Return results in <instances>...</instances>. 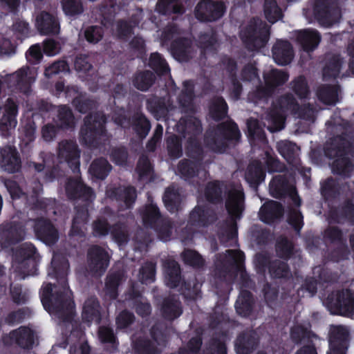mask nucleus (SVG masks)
<instances>
[{
	"mask_svg": "<svg viewBox=\"0 0 354 354\" xmlns=\"http://www.w3.org/2000/svg\"><path fill=\"white\" fill-rule=\"evenodd\" d=\"M193 100V83L190 81H185L183 83L182 94L178 98V103L185 111L192 110Z\"/></svg>",
	"mask_w": 354,
	"mask_h": 354,
	"instance_id": "44",
	"label": "nucleus"
},
{
	"mask_svg": "<svg viewBox=\"0 0 354 354\" xmlns=\"http://www.w3.org/2000/svg\"><path fill=\"white\" fill-rule=\"evenodd\" d=\"M224 4L211 0L201 1L195 8V16L201 21H213L221 18L225 12Z\"/></svg>",
	"mask_w": 354,
	"mask_h": 354,
	"instance_id": "14",
	"label": "nucleus"
},
{
	"mask_svg": "<svg viewBox=\"0 0 354 354\" xmlns=\"http://www.w3.org/2000/svg\"><path fill=\"white\" fill-rule=\"evenodd\" d=\"M348 335L347 328L342 326L334 327L330 333V348L327 354H345Z\"/></svg>",
	"mask_w": 354,
	"mask_h": 354,
	"instance_id": "18",
	"label": "nucleus"
},
{
	"mask_svg": "<svg viewBox=\"0 0 354 354\" xmlns=\"http://www.w3.org/2000/svg\"><path fill=\"white\" fill-rule=\"evenodd\" d=\"M176 128L179 133L184 134V137L190 141L192 137L199 134L202 130L201 122L193 116L180 119Z\"/></svg>",
	"mask_w": 354,
	"mask_h": 354,
	"instance_id": "29",
	"label": "nucleus"
},
{
	"mask_svg": "<svg viewBox=\"0 0 354 354\" xmlns=\"http://www.w3.org/2000/svg\"><path fill=\"white\" fill-rule=\"evenodd\" d=\"M35 27L42 35H57L59 32V25L56 17L46 11L37 14Z\"/></svg>",
	"mask_w": 354,
	"mask_h": 354,
	"instance_id": "21",
	"label": "nucleus"
},
{
	"mask_svg": "<svg viewBox=\"0 0 354 354\" xmlns=\"http://www.w3.org/2000/svg\"><path fill=\"white\" fill-rule=\"evenodd\" d=\"M177 35V28L175 26H169L162 32V40L166 42L175 38L171 49L173 57L178 62H187L195 55L196 50L189 39L176 38Z\"/></svg>",
	"mask_w": 354,
	"mask_h": 354,
	"instance_id": "8",
	"label": "nucleus"
},
{
	"mask_svg": "<svg viewBox=\"0 0 354 354\" xmlns=\"http://www.w3.org/2000/svg\"><path fill=\"white\" fill-rule=\"evenodd\" d=\"M140 214L144 225L154 228L160 240L167 241L169 239L171 234V223L169 220L161 217L156 204L151 201Z\"/></svg>",
	"mask_w": 354,
	"mask_h": 354,
	"instance_id": "5",
	"label": "nucleus"
},
{
	"mask_svg": "<svg viewBox=\"0 0 354 354\" xmlns=\"http://www.w3.org/2000/svg\"><path fill=\"white\" fill-rule=\"evenodd\" d=\"M153 339L155 342L153 343L148 340H138L136 342L135 348L138 354H156L160 351L165 343L163 335L153 332Z\"/></svg>",
	"mask_w": 354,
	"mask_h": 354,
	"instance_id": "27",
	"label": "nucleus"
},
{
	"mask_svg": "<svg viewBox=\"0 0 354 354\" xmlns=\"http://www.w3.org/2000/svg\"><path fill=\"white\" fill-rule=\"evenodd\" d=\"M222 189L218 183H209L205 189V196L212 202L219 201L221 199Z\"/></svg>",
	"mask_w": 354,
	"mask_h": 354,
	"instance_id": "59",
	"label": "nucleus"
},
{
	"mask_svg": "<svg viewBox=\"0 0 354 354\" xmlns=\"http://www.w3.org/2000/svg\"><path fill=\"white\" fill-rule=\"evenodd\" d=\"M225 207L232 217L240 218L244 209V195L240 185H230L227 187Z\"/></svg>",
	"mask_w": 354,
	"mask_h": 354,
	"instance_id": "16",
	"label": "nucleus"
},
{
	"mask_svg": "<svg viewBox=\"0 0 354 354\" xmlns=\"http://www.w3.org/2000/svg\"><path fill=\"white\" fill-rule=\"evenodd\" d=\"M53 121L59 129H68L75 127V118L72 111L66 105L59 106L56 108V115Z\"/></svg>",
	"mask_w": 354,
	"mask_h": 354,
	"instance_id": "30",
	"label": "nucleus"
},
{
	"mask_svg": "<svg viewBox=\"0 0 354 354\" xmlns=\"http://www.w3.org/2000/svg\"><path fill=\"white\" fill-rule=\"evenodd\" d=\"M17 113L18 106L11 99H8L2 106H0V131L2 136H8L15 129Z\"/></svg>",
	"mask_w": 354,
	"mask_h": 354,
	"instance_id": "13",
	"label": "nucleus"
},
{
	"mask_svg": "<svg viewBox=\"0 0 354 354\" xmlns=\"http://www.w3.org/2000/svg\"><path fill=\"white\" fill-rule=\"evenodd\" d=\"M115 36L121 39L127 40L132 35V27L124 21H118L113 30Z\"/></svg>",
	"mask_w": 354,
	"mask_h": 354,
	"instance_id": "64",
	"label": "nucleus"
},
{
	"mask_svg": "<svg viewBox=\"0 0 354 354\" xmlns=\"http://www.w3.org/2000/svg\"><path fill=\"white\" fill-rule=\"evenodd\" d=\"M111 169V166L104 158L94 160L90 166L89 172L92 176L99 179L106 178Z\"/></svg>",
	"mask_w": 354,
	"mask_h": 354,
	"instance_id": "42",
	"label": "nucleus"
},
{
	"mask_svg": "<svg viewBox=\"0 0 354 354\" xmlns=\"http://www.w3.org/2000/svg\"><path fill=\"white\" fill-rule=\"evenodd\" d=\"M315 17L319 23L325 27H330L341 19V11L335 2L318 3L315 8Z\"/></svg>",
	"mask_w": 354,
	"mask_h": 354,
	"instance_id": "15",
	"label": "nucleus"
},
{
	"mask_svg": "<svg viewBox=\"0 0 354 354\" xmlns=\"http://www.w3.org/2000/svg\"><path fill=\"white\" fill-rule=\"evenodd\" d=\"M257 339L253 332H249L240 335L235 343L237 354H249L255 347Z\"/></svg>",
	"mask_w": 354,
	"mask_h": 354,
	"instance_id": "35",
	"label": "nucleus"
},
{
	"mask_svg": "<svg viewBox=\"0 0 354 354\" xmlns=\"http://www.w3.org/2000/svg\"><path fill=\"white\" fill-rule=\"evenodd\" d=\"M162 315L169 320H172L182 313L180 304L178 300L174 297L166 299L161 308Z\"/></svg>",
	"mask_w": 354,
	"mask_h": 354,
	"instance_id": "38",
	"label": "nucleus"
},
{
	"mask_svg": "<svg viewBox=\"0 0 354 354\" xmlns=\"http://www.w3.org/2000/svg\"><path fill=\"white\" fill-rule=\"evenodd\" d=\"M325 154L330 158H335L333 169L339 174L346 175L353 168V165L347 156L354 158V138L347 141L342 137H336L325 146Z\"/></svg>",
	"mask_w": 354,
	"mask_h": 354,
	"instance_id": "2",
	"label": "nucleus"
},
{
	"mask_svg": "<svg viewBox=\"0 0 354 354\" xmlns=\"http://www.w3.org/2000/svg\"><path fill=\"white\" fill-rule=\"evenodd\" d=\"M324 304L332 314L348 315L354 313V294L349 290L332 292Z\"/></svg>",
	"mask_w": 354,
	"mask_h": 354,
	"instance_id": "10",
	"label": "nucleus"
},
{
	"mask_svg": "<svg viewBox=\"0 0 354 354\" xmlns=\"http://www.w3.org/2000/svg\"><path fill=\"white\" fill-rule=\"evenodd\" d=\"M36 75L37 71L35 68L22 67L15 73L10 75L8 78L11 86H15L26 93L29 91Z\"/></svg>",
	"mask_w": 354,
	"mask_h": 354,
	"instance_id": "17",
	"label": "nucleus"
},
{
	"mask_svg": "<svg viewBox=\"0 0 354 354\" xmlns=\"http://www.w3.org/2000/svg\"><path fill=\"white\" fill-rule=\"evenodd\" d=\"M263 10L266 18L272 24L275 23L282 17L281 9L276 0H265Z\"/></svg>",
	"mask_w": 354,
	"mask_h": 354,
	"instance_id": "47",
	"label": "nucleus"
},
{
	"mask_svg": "<svg viewBox=\"0 0 354 354\" xmlns=\"http://www.w3.org/2000/svg\"><path fill=\"white\" fill-rule=\"evenodd\" d=\"M82 317L87 322H100L99 304L95 298L90 297L84 301Z\"/></svg>",
	"mask_w": 354,
	"mask_h": 354,
	"instance_id": "37",
	"label": "nucleus"
},
{
	"mask_svg": "<svg viewBox=\"0 0 354 354\" xmlns=\"http://www.w3.org/2000/svg\"><path fill=\"white\" fill-rule=\"evenodd\" d=\"M290 337L295 343L310 344L313 340L317 339V335L313 334L307 328L297 325L291 329Z\"/></svg>",
	"mask_w": 354,
	"mask_h": 354,
	"instance_id": "39",
	"label": "nucleus"
},
{
	"mask_svg": "<svg viewBox=\"0 0 354 354\" xmlns=\"http://www.w3.org/2000/svg\"><path fill=\"white\" fill-rule=\"evenodd\" d=\"M140 279L143 283H150L155 279V265L152 263H147L140 271Z\"/></svg>",
	"mask_w": 354,
	"mask_h": 354,
	"instance_id": "62",
	"label": "nucleus"
},
{
	"mask_svg": "<svg viewBox=\"0 0 354 354\" xmlns=\"http://www.w3.org/2000/svg\"><path fill=\"white\" fill-rule=\"evenodd\" d=\"M241 37L251 50H257L266 45L269 37V28L261 20L253 19L241 30Z\"/></svg>",
	"mask_w": 354,
	"mask_h": 354,
	"instance_id": "7",
	"label": "nucleus"
},
{
	"mask_svg": "<svg viewBox=\"0 0 354 354\" xmlns=\"http://www.w3.org/2000/svg\"><path fill=\"white\" fill-rule=\"evenodd\" d=\"M265 173L260 162L255 161L248 167L245 179L250 183H259L263 180Z\"/></svg>",
	"mask_w": 354,
	"mask_h": 354,
	"instance_id": "46",
	"label": "nucleus"
},
{
	"mask_svg": "<svg viewBox=\"0 0 354 354\" xmlns=\"http://www.w3.org/2000/svg\"><path fill=\"white\" fill-rule=\"evenodd\" d=\"M344 62L339 55H330L323 69V78L325 80L337 77L342 68Z\"/></svg>",
	"mask_w": 354,
	"mask_h": 354,
	"instance_id": "34",
	"label": "nucleus"
},
{
	"mask_svg": "<svg viewBox=\"0 0 354 354\" xmlns=\"http://www.w3.org/2000/svg\"><path fill=\"white\" fill-rule=\"evenodd\" d=\"M33 258L36 259L37 252L35 248L28 243H23L20 245L15 254V263L21 266H17L16 268L21 269L27 264L25 261L26 259Z\"/></svg>",
	"mask_w": 354,
	"mask_h": 354,
	"instance_id": "36",
	"label": "nucleus"
},
{
	"mask_svg": "<svg viewBox=\"0 0 354 354\" xmlns=\"http://www.w3.org/2000/svg\"><path fill=\"white\" fill-rule=\"evenodd\" d=\"M298 110V105L291 95L281 97L273 105L272 110L266 115L267 128L270 132L278 131L284 128V120L288 112Z\"/></svg>",
	"mask_w": 354,
	"mask_h": 354,
	"instance_id": "3",
	"label": "nucleus"
},
{
	"mask_svg": "<svg viewBox=\"0 0 354 354\" xmlns=\"http://www.w3.org/2000/svg\"><path fill=\"white\" fill-rule=\"evenodd\" d=\"M269 272L274 277H287L289 274L286 264L279 260L275 261L270 264Z\"/></svg>",
	"mask_w": 354,
	"mask_h": 354,
	"instance_id": "63",
	"label": "nucleus"
},
{
	"mask_svg": "<svg viewBox=\"0 0 354 354\" xmlns=\"http://www.w3.org/2000/svg\"><path fill=\"white\" fill-rule=\"evenodd\" d=\"M163 201L166 208L169 212H174L177 211L181 201L178 189L174 186L168 187L163 196Z\"/></svg>",
	"mask_w": 354,
	"mask_h": 354,
	"instance_id": "40",
	"label": "nucleus"
},
{
	"mask_svg": "<svg viewBox=\"0 0 354 354\" xmlns=\"http://www.w3.org/2000/svg\"><path fill=\"white\" fill-rule=\"evenodd\" d=\"M241 133L237 125L229 122L219 125L212 138L207 136L205 138L207 145L214 151L222 153L227 146V140H238Z\"/></svg>",
	"mask_w": 354,
	"mask_h": 354,
	"instance_id": "9",
	"label": "nucleus"
},
{
	"mask_svg": "<svg viewBox=\"0 0 354 354\" xmlns=\"http://www.w3.org/2000/svg\"><path fill=\"white\" fill-rule=\"evenodd\" d=\"M151 126L149 121L143 115H138L133 124V129L139 136L145 138L149 133Z\"/></svg>",
	"mask_w": 354,
	"mask_h": 354,
	"instance_id": "60",
	"label": "nucleus"
},
{
	"mask_svg": "<svg viewBox=\"0 0 354 354\" xmlns=\"http://www.w3.org/2000/svg\"><path fill=\"white\" fill-rule=\"evenodd\" d=\"M297 41L305 52L309 53L318 46L321 36L315 30L306 29L297 33Z\"/></svg>",
	"mask_w": 354,
	"mask_h": 354,
	"instance_id": "26",
	"label": "nucleus"
},
{
	"mask_svg": "<svg viewBox=\"0 0 354 354\" xmlns=\"http://www.w3.org/2000/svg\"><path fill=\"white\" fill-rule=\"evenodd\" d=\"M0 165L9 173H14L21 167V159L15 147L5 145L0 148Z\"/></svg>",
	"mask_w": 354,
	"mask_h": 354,
	"instance_id": "20",
	"label": "nucleus"
},
{
	"mask_svg": "<svg viewBox=\"0 0 354 354\" xmlns=\"http://www.w3.org/2000/svg\"><path fill=\"white\" fill-rule=\"evenodd\" d=\"M277 147L280 154L288 161L291 160L298 149L295 144L285 140L278 142Z\"/></svg>",
	"mask_w": 354,
	"mask_h": 354,
	"instance_id": "58",
	"label": "nucleus"
},
{
	"mask_svg": "<svg viewBox=\"0 0 354 354\" xmlns=\"http://www.w3.org/2000/svg\"><path fill=\"white\" fill-rule=\"evenodd\" d=\"M106 194L110 198H115L122 201L124 208H130L136 198V189L131 187L109 189Z\"/></svg>",
	"mask_w": 354,
	"mask_h": 354,
	"instance_id": "31",
	"label": "nucleus"
},
{
	"mask_svg": "<svg viewBox=\"0 0 354 354\" xmlns=\"http://www.w3.org/2000/svg\"><path fill=\"white\" fill-rule=\"evenodd\" d=\"M149 65L157 73L165 74L169 71V68L165 60L158 53H152L149 58Z\"/></svg>",
	"mask_w": 354,
	"mask_h": 354,
	"instance_id": "55",
	"label": "nucleus"
},
{
	"mask_svg": "<svg viewBox=\"0 0 354 354\" xmlns=\"http://www.w3.org/2000/svg\"><path fill=\"white\" fill-rule=\"evenodd\" d=\"M35 231L38 238L47 245L54 244L59 238L56 229L47 220L41 218L36 221Z\"/></svg>",
	"mask_w": 354,
	"mask_h": 354,
	"instance_id": "24",
	"label": "nucleus"
},
{
	"mask_svg": "<svg viewBox=\"0 0 354 354\" xmlns=\"http://www.w3.org/2000/svg\"><path fill=\"white\" fill-rule=\"evenodd\" d=\"M156 10L162 14L180 12L181 8L179 0H158Z\"/></svg>",
	"mask_w": 354,
	"mask_h": 354,
	"instance_id": "51",
	"label": "nucleus"
},
{
	"mask_svg": "<svg viewBox=\"0 0 354 354\" xmlns=\"http://www.w3.org/2000/svg\"><path fill=\"white\" fill-rule=\"evenodd\" d=\"M288 189V185L283 175L275 176L270 183V192L276 198L284 195Z\"/></svg>",
	"mask_w": 354,
	"mask_h": 354,
	"instance_id": "45",
	"label": "nucleus"
},
{
	"mask_svg": "<svg viewBox=\"0 0 354 354\" xmlns=\"http://www.w3.org/2000/svg\"><path fill=\"white\" fill-rule=\"evenodd\" d=\"M272 51V57L279 65L288 64L294 57L292 47L287 41H277L273 46Z\"/></svg>",
	"mask_w": 354,
	"mask_h": 354,
	"instance_id": "23",
	"label": "nucleus"
},
{
	"mask_svg": "<svg viewBox=\"0 0 354 354\" xmlns=\"http://www.w3.org/2000/svg\"><path fill=\"white\" fill-rule=\"evenodd\" d=\"M84 35L88 42L97 44L102 39L104 30L102 26H90L85 29Z\"/></svg>",
	"mask_w": 354,
	"mask_h": 354,
	"instance_id": "56",
	"label": "nucleus"
},
{
	"mask_svg": "<svg viewBox=\"0 0 354 354\" xmlns=\"http://www.w3.org/2000/svg\"><path fill=\"white\" fill-rule=\"evenodd\" d=\"M136 171L140 180L144 182L150 181L152 178L153 171L149 159L147 157L142 156L139 159Z\"/></svg>",
	"mask_w": 354,
	"mask_h": 354,
	"instance_id": "49",
	"label": "nucleus"
},
{
	"mask_svg": "<svg viewBox=\"0 0 354 354\" xmlns=\"http://www.w3.org/2000/svg\"><path fill=\"white\" fill-rule=\"evenodd\" d=\"M74 179L69 178L66 184V193L71 198L83 197L86 200H91L93 198L92 189L84 186L77 177L78 173H74Z\"/></svg>",
	"mask_w": 354,
	"mask_h": 354,
	"instance_id": "25",
	"label": "nucleus"
},
{
	"mask_svg": "<svg viewBox=\"0 0 354 354\" xmlns=\"http://www.w3.org/2000/svg\"><path fill=\"white\" fill-rule=\"evenodd\" d=\"M210 114L215 120L223 118L227 113V104L221 97L214 100L209 109Z\"/></svg>",
	"mask_w": 354,
	"mask_h": 354,
	"instance_id": "53",
	"label": "nucleus"
},
{
	"mask_svg": "<svg viewBox=\"0 0 354 354\" xmlns=\"http://www.w3.org/2000/svg\"><path fill=\"white\" fill-rule=\"evenodd\" d=\"M106 119L102 113H95L86 116L80 131L82 140L87 145H97L106 139Z\"/></svg>",
	"mask_w": 354,
	"mask_h": 354,
	"instance_id": "4",
	"label": "nucleus"
},
{
	"mask_svg": "<svg viewBox=\"0 0 354 354\" xmlns=\"http://www.w3.org/2000/svg\"><path fill=\"white\" fill-rule=\"evenodd\" d=\"M155 116L159 119L165 118L170 111H173L175 108L171 102V97L169 95L155 102L154 106L151 107Z\"/></svg>",
	"mask_w": 354,
	"mask_h": 354,
	"instance_id": "48",
	"label": "nucleus"
},
{
	"mask_svg": "<svg viewBox=\"0 0 354 354\" xmlns=\"http://www.w3.org/2000/svg\"><path fill=\"white\" fill-rule=\"evenodd\" d=\"M10 343L15 342L24 348H30L35 343V335L32 330L21 327L9 334Z\"/></svg>",
	"mask_w": 354,
	"mask_h": 354,
	"instance_id": "28",
	"label": "nucleus"
},
{
	"mask_svg": "<svg viewBox=\"0 0 354 354\" xmlns=\"http://www.w3.org/2000/svg\"><path fill=\"white\" fill-rule=\"evenodd\" d=\"M339 89L337 86H324L317 92L319 99L326 104H333L338 101Z\"/></svg>",
	"mask_w": 354,
	"mask_h": 354,
	"instance_id": "43",
	"label": "nucleus"
},
{
	"mask_svg": "<svg viewBox=\"0 0 354 354\" xmlns=\"http://www.w3.org/2000/svg\"><path fill=\"white\" fill-rule=\"evenodd\" d=\"M291 88L300 98H306L309 94V88L306 79L298 77L291 82Z\"/></svg>",
	"mask_w": 354,
	"mask_h": 354,
	"instance_id": "57",
	"label": "nucleus"
},
{
	"mask_svg": "<svg viewBox=\"0 0 354 354\" xmlns=\"http://www.w3.org/2000/svg\"><path fill=\"white\" fill-rule=\"evenodd\" d=\"M62 9L66 15L75 16L83 12V6L81 0H63Z\"/></svg>",
	"mask_w": 354,
	"mask_h": 354,
	"instance_id": "54",
	"label": "nucleus"
},
{
	"mask_svg": "<svg viewBox=\"0 0 354 354\" xmlns=\"http://www.w3.org/2000/svg\"><path fill=\"white\" fill-rule=\"evenodd\" d=\"M263 77L266 86L258 89L257 94L259 97L268 95L274 88L284 84L288 80L289 75L281 70L270 69L264 73Z\"/></svg>",
	"mask_w": 354,
	"mask_h": 354,
	"instance_id": "19",
	"label": "nucleus"
},
{
	"mask_svg": "<svg viewBox=\"0 0 354 354\" xmlns=\"http://www.w3.org/2000/svg\"><path fill=\"white\" fill-rule=\"evenodd\" d=\"M220 259L216 263L218 268H225L226 270L238 271L243 276V253L239 250H226V252L220 256Z\"/></svg>",
	"mask_w": 354,
	"mask_h": 354,
	"instance_id": "22",
	"label": "nucleus"
},
{
	"mask_svg": "<svg viewBox=\"0 0 354 354\" xmlns=\"http://www.w3.org/2000/svg\"><path fill=\"white\" fill-rule=\"evenodd\" d=\"M140 214L144 225L154 228L160 240L167 241L169 239L171 234V223L169 220L161 217L156 204L151 201Z\"/></svg>",
	"mask_w": 354,
	"mask_h": 354,
	"instance_id": "6",
	"label": "nucleus"
},
{
	"mask_svg": "<svg viewBox=\"0 0 354 354\" xmlns=\"http://www.w3.org/2000/svg\"><path fill=\"white\" fill-rule=\"evenodd\" d=\"M163 266L166 285L170 288L176 287L180 281L178 264L174 260L168 259L164 263Z\"/></svg>",
	"mask_w": 354,
	"mask_h": 354,
	"instance_id": "32",
	"label": "nucleus"
},
{
	"mask_svg": "<svg viewBox=\"0 0 354 354\" xmlns=\"http://www.w3.org/2000/svg\"><path fill=\"white\" fill-rule=\"evenodd\" d=\"M81 151L74 140H63L58 143L57 153L60 162L68 163L73 173L80 171V158Z\"/></svg>",
	"mask_w": 354,
	"mask_h": 354,
	"instance_id": "12",
	"label": "nucleus"
},
{
	"mask_svg": "<svg viewBox=\"0 0 354 354\" xmlns=\"http://www.w3.org/2000/svg\"><path fill=\"white\" fill-rule=\"evenodd\" d=\"M154 81V75L150 71L138 73L133 80L134 86L139 90L147 91Z\"/></svg>",
	"mask_w": 354,
	"mask_h": 354,
	"instance_id": "50",
	"label": "nucleus"
},
{
	"mask_svg": "<svg viewBox=\"0 0 354 354\" xmlns=\"http://www.w3.org/2000/svg\"><path fill=\"white\" fill-rule=\"evenodd\" d=\"M185 263L194 267H200L203 265L204 261L201 255L194 250H185L182 254Z\"/></svg>",
	"mask_w": 354,
	"mask_h": 354,
	"instance_id": "61",
	"label": "nucleus"
},
{
	"mask_svg": "<svg viewBox=\"0 0 354 354\" xmlns=\"http://www.w3.org/2000/svg\"><path fill=\"white\" fill-rule=\"evenodd\" d=\"M281 206L276 201H269L263 204L259 211L260 219L266 223L272 222L282 216Z\"/></svg>",
	"mask_w": 354,
	"mask_h": 354,
	"instance_id": "33",
	"label": "nucleus"
},
{
	"mask_svg": "<svg viewBox=\"0 0 354 354\" xmlns=\"http://www.w3.org/2000/svg\"><path fill=\"white\" fill-rule=\"evenodd\" d=\"M87 212L82 211L77 213L73 220L70 235L72 236H83L84 234V227L83 224L87 219Z\"/></svg>",
	"mask_w": 354,
	"mask_h": 354,
	"instance_id": "52",
	"label": "nucleus"
},
{
	"mask_svg": "<svg viewBox=\"0 0 354 354\" xmlns=\"http://www.w3.org/2000/svg\"><path fill=\"white\" fill-rule=\"evenodd\" d=\"M252 299L250 292L241 291L235 304L236 312L241 316H247L252 310Z\"/></svg>",
	"mask_w": 354,
	"mask_h": 354,
	"instance_id": "41",
	"label": "nucleus"
},
{
	"mask_svg": "<svg viewBox=\"0 0 354 354\" xmlns=\"http://www.w3.org/2000/svg\"><path fill=\"white\" fill-rule=\"evenodd\" d=\"M110 261V255L104 248L91 246L87 252L86 269L95 277L102 276L106 270Z\"/></svg>",
	"mask_w": 354,
	"mask_h": 354,
	"instance_id": "11",
	"label": "nucleus"
},
{
	"mask_svg": "<svg viewBox=\"0 0 354 354\" xmlns=\"http://www.w3.org/2000/svg\"><path fill=\"white\" fill-rule=\"evenodd\" d=\"M54 273L53 277L60 279L62 290H53L52 285L48 283L43 286L41 293V300L44 308L48 313L64 321L71 318L73 313L74 304L71 299V292L66 286L65 275L69 268L68 262L64 259L55 254L51 261ZM51 275V272H48Z\"/></svg>",
	"mask_w": 354,
	"mask_h": 354,
	"instance_id": "1",
	"label": "nucleus"
}]
</instances>
